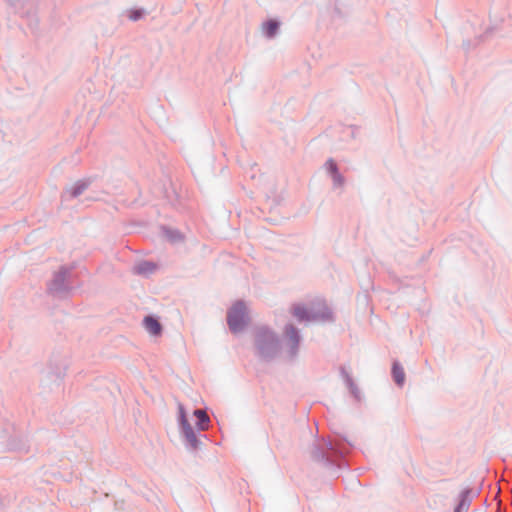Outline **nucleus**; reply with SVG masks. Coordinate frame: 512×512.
<instances>
[{
	"label": "nucleus",
	"instance_id": "1",
	"mask_svg": "<svg viewBox=\"0 0 512 512\" xmlns=\"http://www.w3.org/2000/svg\"><path fill=\"white\" fill-rule=\"evenodd\" d=\"M228 325L233 332L241 331L247 324V310L242 302L235 303L228 312Z\"/></svg>",
	"mask_w": 512,
	"mask_h": 512
},
{
	"label": "nucleus",
	"instance_id": "2",
	"mask_svg": "<svg viewBox=\"0 0 512 512\" xmlns=\"http://www.w3.org/2000/svg\"><path fill=\"white\" fill-rule=\"evenodd\" d=\"M319 308L308 309L303 305H295L292 313L299 321H305L316 318L321 312V308H326L324 303H318Z\"/></svg>",
	"mask_w": 512,
	"mask_h": 512
},
{
	"label": "nucleus",
	"instance_id": "3",
	"mask_svg": "<svg viewBox=\"0 0 512 512\" xmlns=\"http://www.w3.org/2000/svg\"><path fill=\"white\" fill-rule=\"evenodd\" d=\"M144 326L146 330L152 335H159L161 333L162 327L158 320L155 318L148 316L144 319Z\"/></svg>",
	"mask_w": 512,
	"mask_h": 512
},
{
	"label": "nucleus",
	"instance_id": "4",
	"mask_svg": "<svg viewBox=\"0 0 512 512\" xmlns=\"http://www.w3.org/2000/svg\"><path fill=\"white\" fill-rule=\"evenodd\" d=\"M180 414H181L180 415V422H181V426H182L184 435L190 441H194L195 440V434H194L193 428L191 427V425L189 424L188 420L186 419L184 410L182 408H180Z\"/></svg>",
	"mask_w": 512,
	"mask_h": 512
},
{
	"label": "nucleus",
	"instance_id": "5",
	"mask_svg": "<svg viewBox=\"0 0 512 512\" xmlns=\"http://www.w3.org/2000/svg\"><path fill=\"white\" fill-rule=\"evenodd\" d=\"M392 374L395 382L398 385H403L405 381V372L402 366H400L398 363H394L392 368Z\"/></svg>",
	"mask_w": 512,
	"mask_h": 512
},
{
	"label": "nucleus",
	"instance_id": "6",
	"mask_svg": "<svg viewBox=\"0 0 512 512\" xmlns=\"http://www.w3.org/2000/svg\"><path fill=\"white\" fill-rule=\"evenodd\" d=\"M194 415L198 419L199 429H201V430L207 429L208 423H209V417L206 414V412L204 410L198 409V410H195Z\"/></svg>",
	"mask_w": 512,
	"mask_h": 512
},
{
	"label": "nucleus",
	"instance_id": "7",
	"mask_svg": "<svg viewBox=\"0 0 512 512\" xmlns=\"http://www.w3.org/2000/svg\"><path fill=\"white\" fill-rule=\"evenodd\" d=\"M135 269L139 274H149L155 270V266L151 262H143L138 264Z\"/></svg>",
	"mask_w": 512,
	"mask_h": 512
},
{
	"label": "nucleus",
	"instance_id": "8",
	"mask_svg": "<svg viewBox=\"0 0 512 512\" xmlns=\"http://www.w3.org/2000/svg\"><path fill=\"white\" fill-rule=\"evenodd\" d=\"M278 23L276 21H268L267 23H265L263 25V29H264V32L265 34L268 36V37H272L275 35L277 29H278Z\"/></svg>",
	"mask_w": 512,
	"mask_h": 512
},
{
	"label": "nucleus",
	"instance_id": "9",
	"mask_svg": "<svg viewBox=\"0 0 512 512\" xmlns=\"http://www.w3.org/2000/svg\"><path fill=\"white\" fill-rule=\"evenodd\" d=\"M142 15H143L142 10H130L128 12V18L133 21L140 19L142 17Z\"/></svg>",
	"mask_w": 512,
	"mask_h": 512
},
{
	"label": "nucleus",
	"instance_id": "10",
	"mask_svg": "<svg viewBox=\"0 0 512 512\" xmlns=\"http://www.w3.org/2000/svg\"><path fill=\"white\" fill-rule=\"evenodd\" d=\"M326 167L328 171L332 174V176L338 172L337 165L332 159L326 162Z\"/></svg>",
	"mask_w": 512,
	"mask_h": 512
},
{
	"label": "nucleus",
	"instance_id": "11",
	"mask_svg": "<svg viewBox=\"0 0 512 512\" xmlns=\"http://www.w3.org/2000/svg\"><path fill=\"white\" fill-rule=\"evenodd\" d=\"M333 179L339 185H341L343 183V178L338 172L333 175Z\"/></svg>",
	"mask_w": 512,
	"mask_h": 512
},
{
	"label": "nucleus",
	"instance_id": "12",
	"mask_svg": "<svg viewBox=\"0 0 512 512\" xmlns=\"http://www.w3.org/2000/svg\"><path fill=\"white\" fill-rule=\"evenodd\" d=\"M291 330V333H292V337H296V330L294 328H290Z\"/></svg>",
	"mask_w": 512,
	"mask_h": 512
}]
</instances>
